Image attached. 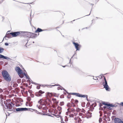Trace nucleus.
I'll list each match as a JSON object with an SVG mask.
<instances>
[{
    "instance_id": "nucleus-13",
    "label": "nucleus",
    "mask_w": 123,
    "mask_h": 123,
    "mask_svg": "<svg viewBox=\"0 0 123 123\" xmlns=\"http://www.w3.org/2000/svg\"><path fill=\"white\" fill-rule=\"evenodd\" d=\"M71 94L73 95H76V96L79 97H80L81 94H80V93H69V94Z\"/></svg>"
},
{
    "instance_id": "nucleus-36",
    "label": "nucleus",
    "mask_w": 123,
    "mask_h": 123,
    "mask_svg": "<svg viewBox=\"0 0 123 123\" xmlns=\"http://www.w3.org/2000/svg\"><path fill=\"white\" fill-rule=\"evenodd\" d=\"M64 97V95H62L60 96V98H63Z\"/></svg>"
},
{
    "instance_id": "nucleus-58",
    "label": "nucleus",
    "mask_w": 123,
    "mask_h": 123,
    "mask_svg": "<svg viewBox=\"0 0 123 123\" xmlns=\"http://www.w3.org/2000/svg\"><path fill=\"white\" fill-rule=\"evenodd\" d=\"M78 109L79 110H77V111H79V110H80V109L79 108H78Z\"/></svg>"
},
{
    "instance_id": "nucleus-2",
    "label": "nucleus",
    "mask_w": 123,
    "mask_h": 123,
    "mask_svg": "<svg viewBox=\"0 0 123 123\" xmlns=\"http://www.w3.org/2000/svg\"><path fill=\"white\" fill-rule=\"evenodd\" d=\"M104 77L105 82L103 83V85L104 86V87L105 89L107 91H109V86L108 85L106 79L105 78V77Z\"/></svg>"
},
{
    "instance_id": "nucleus-16",
    "label": "nucleus",
    "mask_w": 123,
    "mask_h": 123,
    "mask_svg": "<svg viewBox=\"0 0 123 123\" xmlns=\"http://www.w3.org/2000/svg\"><path fill=\"white\" fill-rule=\"evenodd\" d=\"M46 95L47 96H49V97H51L53 95L52 94V93L47 92L46 93Z\"/></svg>"
},
{
    "instance_id": "nucleus-62",
    "label": "nucleus",
    "mask_w": 123,
    "mask_h": 123,
    "mask_svg": "<svg viewBox=\"0 0 123 123\" xmlns=\"http://www.w3.org/2000/svg\"><path fill=\"white\" fill-rule=\"evenodd\" d=\"M91 5H92V6H93V4H91Z\"/></svg>"
},
{
    "instance_id": "nucleus-22",
    "label": "nucleus",
    "mask_w": 123,
    "mask_h": 123,
    "mask_svg": "<svg viewBox=\"0 0 123 123\" xmlns=\"http://www.w3.org/2000/svg\"><path fill=\"white\" fill-rule=\"evenodd\" d=\"M24 74L28 79L29 80L30 79L28 75H27L25 73H24Z\"/></svg>"
},
{
    "instance_id": "nucleus-46",
    "label": "nucleus",
    "mask_w": 123,
    "mask_h": 123,
    "mask_svg": "<svg viewBox=\"0 0 123 123\" xmlns=\"http://www.w3.org/2000/svg\"><path fill=\"white\" fill-rule=\"evenodd\" d=\"M55 104H57L58 103V101H55L54 102Z\"/></svg>"
},
{
    "instance_id": "nucleus-41",
    "label": "nucleus",
    "mask_w": 123,
    "mask_h": 123,
    "mask_svg": "<svg viewBox=\"0 0 123 123\" xmlns=\"http://www.w3.org/2000/svg\"><path fill=\"white\" fill-rule=\"evenodd\" d=\"M70 97L71 96L69 95H68L67 96V97L68 98H70Z\"/></svg>"
},
{
    "instance_id": "nucleus-30",
    "label": "nucleus",
    "mask_w": 123,
    "mask_h": 123,
    "mask_svg": "<svg viewBox=\"0 0 123 123\" xmlns=\"http://www.w3.org/2000/svg\"><path fill=\"white\" fill-rule=\"evenodd\" d=\"M38 103H40V104H41V105H43V104H41V103H42V100L41 99H40V100H39V101H38Z\"/></svg>"
},
{
    "instance_id": "nucleus-26",
    "label": "nucleus",
    "mask_w": 123,
    "mask_h": 123,
    "mask_svg": "<svg viewBox=\"0 0 123 123\" xmlns=\"http://www.w3.org/2000/svg\"><path fill=\"white\" fill-rule=\"evenodd\" d=\"M108 106H109L111 107H114V105H113L112 104H111L109 103H108Z\"/></svg>"
},
{
    "instance_id": "nucleus-44",
    "label": "nucleus",
    "mask_w": 123,
    "mask_h": 123,
    "mask_svg": "<svg viewBox=\"0 0 123 123\" xmlns=\"http://www.w3.org/2000/svg\"><path fill=\"white\" fill-rule=\"evenodd\" d=\"M5 45H6V46H8V43H5Z\"/></svg>"
},
{
    "instance_id": "nucleus-1",
    "label": "nucleus",
    "mask_w": 123,
    "mask_h": 123,
    "mask_svg": "<svg viewBox=\"0 0 123 123\" xmlns=\"http://www.w3.org/2000/svg\"><path fill=\"white\" fill-rule=\"evenodd\" d=\"M2 74L3 78L5 80L8 82L11 81V76L6 70H3L2 72Z\"/></svg>"
},
{
    "instance_id": "nucleus-25",
    "label": "nucleus",
    "mask_w": 123,
    "mask_h": 123,
    "mask_svg": "<svg viewBox=\"0 0 123 123\" xmlns=\"http://www.w3.org/2000/svg\"><path fill=\"white\" fill-rule=\"evenodd\" d=\"M57 108V110L59 111H61L62 109V107L59 106H58Z\"/></svg>"
},
{
    "instance_id": "nucleus-17",
    "label": "nucleus",
    "mask_w": 123,
    "mask_h": 123,
    "mask_svg": "<svg viewBox=\"0 0 123 123\" xmlns=\"http://www.w3.org/2000/svg\"><path fill=\"white\" fill-rule=\"evenodd\" d=\"M42 31L43 30H42V29L39 28H38L37 30L35 31V32H40Z\"/></svg>"
},
{
    "instance_id": "nucleus-56",
    "label": "nucleus",
    "mask_w": 123,
    "mask_h": 123,
    "mask_svg": "<svg viewBox=\"0 0 123 123\" xmlns=\"http://www.w3.org/2000/svg\"><path fill=\"white\" fill-rule=\"evenodd\" d=\"M2 3V2L1 0V1L0 0V4Z\"/></svg>"
},
{
    "instance_id": "nucleus-33",
    "label": "nucleus",
    "mask_w": 123,
    "mask_h": 123,
    "mask_svg": "<svg viewBox=\"0 0 123 123\" xmlns=\"http://www.w3.org/2000/svg\"><path fill=\"white\" fill-rule=\"evenodd\" d=\"M81 112H82L85 113V110L84 109H82V110L81 111Z\"/></svg>"
},
{
    "instance_id": "nucleus-12",
    "label": "nucleus",
    "mask_w": 123,
    "mask_h": 123,
    "mask_svg": "<svg viewBox=\"0 0 123 123\" xmlns=\"http://www.w3.org/2000/svg\"><path fill=\"white\" fill-rule=\"evenodd\" d=\"M0 58H3L4 59H7V60H11V59L9 58L8 57L6 56H4L3 55L1 54H0Z\"/></svg>"
},
{
    "instance_id": "nucleus-7",
    "label": "nucleus",
    "mask_w": 123,
    "mask_h": 123,
    "mask_svg": "<svg viewBox=\"0 0 123 123\" xmlns=\"http://www.w3.org/2000/svg\"><path fill=\"white\" fill-rule=\"evenodd\" d=\"M115 123H123V122L120 118H116L114 119Z\"/></svg>"
},
{
    "instance_id": "nucleus-19",
    "label": "nucleus",
    "mask_w": 123,
    "mask_h": 123,
    "mask_svg": "<svg viewBox=\"0 0 123 123\" xmlns=\"http://www.w3.org/2000/svg\"><path fill=\"white\" fill-rule=\"evenodd\" d=\"M68 116V117H73L74 116V115L71 113L70 114H69V115Z\"/></svg>"
},
{
    "instance_id": "nucleus-40",
    "label": "nucleus",
    "mask_w": 123,
    "mask_h": 123,
    "mask_svg": "<svg viewBox=\"0 0 123 123\" xmlns=\"http://www.w3.org/2000/svg\"><path fill=\"white\" fill-rule=\"evenodd\" d=\"M61 123H65L64 122H63V119H61Z\"/></svg>"
},
{
    "instance_id": "nucleus-51",
    "label": "nucleus",
    "mask_w": 123,
    "mask_h": 123,
    "mask_svg": "<svg viewBox=\"0 0 123 123\" xmlns=\"http://www.w3.org/2000/svg\"><path fill=\"white\" fill-rule=\"evenodd\" d=\"M102 106V105L101 104H100L99 105V106L100 107Z\"/></svg>"
},
{
    "instance_id": "nucleus-45",
    "label": "nucleus",
    "mask_w": 123,
    "mask_h": 123,
    "mask_svg": "<svg viewBox=\"0 0 123 123\" xmlns=\"http://www.w3.org/2000/svg\"><path fill=\"white\" fill-rule=\"evenodd\" d=\"M37 88L38 89H39L40 88V87L39 86H37Z\"/></svg>"
},
{
    "instance_id": "nucleus-37",
    "label": "nucleus",
    "mask_w": 123,
    "mask_h": 123,
    "mask_svg": "<svg viewBox=\"0 0 123 123\" xmlns=\"http://www.w3.org/2000/svg\"><path fill=\"white\" fill-rule=\"evenodd\" d=\"M3 92L2 89L1 88H0V93H1Z\"/></svg>"
},
{
    "instance_id": "nucleus-49",
    "label": "nucleus",
    "mask_w": 123,
    "mask_h": 123,
    "mask_svg": "<svg viewBox=\"0 0 123 123\" xmlns=\"http://www.w3.org/2000/svg\"><path fill=\"white\" fill-rule=\"evenodd\" d=\"M120 105L123 106V102H121L120 103Z\"/></svg>"
},
{
    "instance_id": "nucleus-6",
    "label": "nucleus",
    "mask_w": 123,
    "mask_h": 123,
    "mask_svg": "<svg viewBox=\"0 0 123 123\" xmlns=\"http://www.w3.org/2000/svg\"><path fill=\"white\" fill-rule=\"evenodd\" d=\"M44 93V92L42 91V90H40L38 92H37L35 93V94L38 97L41 96V94H43Z\"/></svg>"
},
{
    "instance_id": "nucleus-54",
    "label": "nucleus",
    "mask_w": 123,
    "mask_h": 123,
    "mask_svg": "<svg viewBox=\"0 0 123 123\" xmlns=\"http://www.w3.org/2000/svg\"><path fill=\"white\" fill-rule=\"evenodd\" d=\"M107 107L105 106H104L103 107L104 108H105V109Z\"/></svg>"
},
{
    "instance_id": "nucleus-34",
    "label": "nucleus",
    "mask_w": 123,
    "mask_h": 123,
    "mask_svg": "<svg viewBox=\"0 0 123 123\" xmlns=\"http://www.w3.org/2000/svg\"><path fill=\"white\" fill-rule=\"evenodd\" d=\"M83 115V114L82 113H80L79 114V115L80 116H82Z\"/></svg>"
},
{
    "instance_id": "nucleus-43",
    "label": "nucleus",
    "mask_w": 123,
    "mask_h": 123,
    "mask_svg": "<svg viewBox=\"0 0 123 123\" xmlns=\"http://www.w3.org/2000/svg\"><path fill=\"white\" fill-rule=\"evenodd\" d=\"M60 88V87H58V88H57V89L58 90H59V89H61V90H62V89H61Z\"/></svg>"
},
{
    "instance_id": "nucleus-60",
    "label": "nucleus",
    "mask_w": 123,
    "mask_h": 123,
    "mask_svg": "<svg viewBox=\"0 0 123 123\" xmlns=\"http://www.w3.org/2000/svg\"><path fill=\"white\" fill-rule=\"evenodd\" d=\"M82 118H84V116H82Z\"/></svg>"
},
{
    "instance_id": "nucleus-24",
    "label": "nucleus",
    "mask_w": 123,
    "mask_h": 123,
    "mask_svg": "<svg viewBox=\"0 0 123 123\" xmlns=\"http://www.w3.org/2000/svg\"><path fill=\"white\" fill-rule=\"evenodd\" d=\"M23 72V71L22 70H21V69H20V70L18 72V74L19 75V74H22Z\"/></svg>"
},
{
    "instance_id": "nucleus-9",
    "label": "nucleus",
    "mask_w": 123,
    "mask_h": 123,
    "mask_svg": "<svg viewBox=\"0 0 123 123\" xmlns=\"http://www.w3.org/2000/svg\"><path fill=\"white\" fill-rule=\"evenodd\" d=\"M25 36L27 37H31L30 36L31 34H33L32 33L30 32H25Z\"/></svg>"
},
{
    "instance_id": "nucleus-4",
    "label": "nucleus",
    "mask_w": 123,
    "mask_h": 123,
    "mask_svg": "<svg viewBox=\"0 0 123 123\" xmlns=\"http://www.w3.org/2000/svg\"><path fill=\"white\" fill-rule=\"evenodd\" d=\"M16 111H26L27 110H28L29 111H30L29 110H30V109H28L26 108H18L16 109Z\"/></svg>"
},
{
    "instance_id": "nucleus-10",
    "label": "nucleus",
    "mask_w": 123,
    "mask_h": 123,
    "mask_svg": "<svg viewBox=\"0 0 123 123\" xmlns=\"http://www.w3.org/2000/svg\"><path fill=\"white\" fill-rule=\"evenodd\" d=\"M73 44L75 46V48L76 49V50H79V44L78 43H77L75 42H73Z\"/></svg>"
},
{
    "instance_id": "nucleus-48",
    "label": "nucleus",
    "mask_w": 123,
    "mask_h": 123,
    "mask_svg": "<svg viewBox=\"0 0 123 123\" xmlns=\"http://www.w3.org/2000/svg\"><path fill=\"white\" fill-rule=\"evenodd\" d=\"M74 99H71V102H74Z\"/></svg>"
},
{
    "instance_id": "nucleus-53",
    "label": "nucleus",
    "mask_w": 123,
    "mask_h": 123,
    "mask_svg": "<svg viewBox=\"0 0 123 123\" xmlns=\"http://www.w3.org/2000/svg\"><path fill=\"white\" fill-rule=\"evenodd\" d=\"M61 113V111H59V113L60 114Z\"/></svg>"
},
{
    "instance_id": "nucleus-11",
    "label": "nucleus",
    "mask_w": 123,
    "mask_h": 123,
    "mask_svg": "<svg viewBox=\"0 0 123 123\" xmlns=\"http://www.w3.org/2000/svg\"><path fill=\"white\" fill-rule=\"evenodd\" d=\"M8 31L7 32L6 35L4 37V38L3 39H4V38H5V37H7L8 38H11L12 37V34H10L11 33H8Z\"/></svg>"
},
{
    "instance_id": "nucleus-21",
    "label": "nucleus",
    "mask_w": 123,
    "mask_h": 123,
    "mask_svg": "<svg viewBox=\"0 0 123 123\" xmlns=\"http://www.w3.org/2000/svg\"><path fill=\"white\" fill-rule=\"evenodd\" d=\"M88 96L86 95H81L80 97H83L84 98H86L87 99Z\"/></svg>"
},
{
    "instance_id": "nucleus-28",
    "label": "nucleus",
    "mask_w": 123,
    "mask_h": 123,
    "mask_svg": "<svg viewBox=\"0 0 123 123\" xmlns=\"http://www.w3.org/2000/svg\"><path fill=\"white\" fill-rule=\"evenodd\" d=\"M60 87V88L62 89V90L63 89V90H64V91H66L68 94H69V93L68 92H67V91L66 90H65V89L64 88H63L62 87Z\"/></svg>"
},
{
    "instance_id": "nucleus-5",
    "label": "nucleus",
    "mask_w": 123,
    "mask_h": 123,
    "mask_svg": "<svg viewBox=\"0 0 123 123\" xmlns=\"http://www.w3.org/2000/svg\"><path fill=\"white\" fill-rule=\"evenodd\" d=\"M13 37H16L19 35L20 32L19 31L11 33Z\"/></svg>"
},
{
    "instance_id": "nucleus-8",
    "label": "nucleus",
    "mask_w": 123,
    "mask_h": 123,
    "mask_svg": "<svg viewBox=\"0 0 123 123\" xmlns=\"http://www.w3.org/2000/svg\"><path fill=\"white\" fill-rule=\"evenodd\" d=\"M12 103H11V104L9 103L6 105L7 109H9L10 110H12Z\"/></svg>"
},
{
    "instance_id": "nucleus-14",
    "label": "nucleus",
    "mask_w": 123,
    "mask_h": 123,
    "mask_svg": "<svg viewBox=\"0 0 123 123\" xmlns=\"http://www.w3.org/2000/svg\"><path fill=\"white\" fill-rule=\"evenodd\" d=\"M19 32H20V33L19 35L21 37L22 36H25V32L19 31Z\"/></svg>"
},
{
    "instance_id": "nucleus-18",
    "label": "nucleus",
    "mask_w": 123,
    "mask_h": 123,
    "mask_svg": "<svg viewBox=\"0 0 123 123\" xmlns=\"http://www.w3.org/2000/svg\"><path fill=\"white\" fill-rule=\"evenodd\" d=\"M20 69L19 67H16L15 68V70L16 71L18 72V71H19V70H20Z\"/></svg>"
},
{
    "instance_id": "nucleus-29",
    "label": "nucleus",
    "mask_w": 123,
    "mask_h": 123,
    "mask_svg": "<svg viewBox=\"0 0 123 123\" xmlns=\"http://www.w3.org/2000/svg\"><path fill=\"white\" fill-rule=\"evenodd\" d=\"M64 103L63 102H62L60 103V105L61 106H62L64 105Z\"/></svg>"
},
{
    "instance_id": "nucleus-15",
    "label": "nucleus",
    "mask_w": 123,
    "mask_h": 123,
    "mask_svg": "<svg viewBox=\"0 0 123 123\" xmlns=\"http://www.w3.org/2000/svg\"><path fill=\"white\" fill-rule=\"evenodd\" d=\"M67 106L68 108H70L72 106V105L70 103H69L67 104Z\"/></svg>"
},
{
    "instance_id": "nucleus-20",
    "label": "nucleus",
    "mask_w": 123,
    "mask_h": 123,
    "mask_svg": "<svg viewBox=\"0 0 123 123\" xmlns=\"http://www.w3.org/2000/svg\"><path fill=\"white\" fill-rule=\"evenodd\" d=\"M4 50V49L2 47H0V54L2 53Z\"/></svg>"
},
{
    "instance_id": "nucleus-50",
    "label": "nucleus",
    "mask_w": 123,
    "mask_h": 123,
    "mask_svg": "<svg viewBox=\"0 0 123 123\" xmlns=\"http://www.w3.org/2000/svg\"><path fill=\"white\" fill-rule=\"evenodd\" d=\"M71 104H72V105L73 104H74V103L73 102H71Z\"/></svg>"
},
{
    "instance_id": "nucleus-38",
    "label": "nucleus",
    "mask_w": 123,
    "mask_h": 123,
    "mask_svg": "<svg viewBox=\"0 0 123 123\" xmlns=\"http://www.w3.org/2000/svg\"><path fill=\"white\" fill-rule=\"evenodd\" d=\"M52 100L55 102L56 101V99L55 98H52Z\"/></svg>"
},
{
    "instance_id": "nucleus-32",
    "label": "nucleus",
    "mask_w": 123,
    "mask_h": 123,
    "mask_svg": "<svg viewBox=\"0 0 123 123\" xmlns=\"http://www.w3.org/2000/svg\"><path fill=\"white\" fill-rule=\"evenodd\" d=\"M60 86V85L59 84H57V85L56 84H55L54 85H52L51 86Z\"/></svg>"
},
{
    "instance_id": "nucleus-61",
    "label": "nucleus",
    "mask_w": 123,
    "mask_h": 123,
    "mask_svg": "<svg viewBox=\"0 0 123 123\" xmlns=\"http://www.w3.org/2000/svg\"><path fill=\"white\" fill-rule=\"evenodd\" d=\"M48 100H49V101H50V100L49 99H48Z\"/></svg>"
},
{
    "instance_id": "nucleus-63",
    "label": "nucleus",
    "mask_w": 123,
    "mask_h": 123,
    "mask_svg": "<svg viewBox=\"0 0 123 123\" xmlns=\"http://www.w3.org/2000/svg\"><path fill=\"white\" fill-rule=\"evenodd\" d=\"M70 62H71V61H70V62H69V63H70Z\"/></svg>"
},
{
    "instance_id": "nucleus-23",
    "label": "nucleus",
    "mask_w": 123,
    "mask_h": 123,
    "mask_svg": "<svg viewBox=\"0 0 123 123\" xmlns=\"http://www.w3.org/2000/svg\"><path fill=\"white\" fill-rule=\"evenodd\" d=\"M32 34H31V35H30V36H31V37H30L34 38H35V34H34L33 33H32Z\"/></svg>"
},
{
    "instance_id": "nucleus-3",
    "label": "nucleus",
    "mask_w": 123,
    "mask_h": 123,
    "mask_svg": "<svg viewBox=\"0 0 123 123\" xmlns=\"http://www.w3.org/2000/svg\"><path fill=\"white\" fill-rule=\"evenodd\" d=\"M68 111L66 112V115H68L71 112L73 113L75 111V109L74 108H68L67 109Z\"/></svg>"
},
{
    "instance_id": "nucleus-39",
    "label": "nucleus",
    "mask_w": 123,
    "mask_h": 123,
    "mask_svg": "<svg viewBox=\"0 0 123 123\" xmlns=\"http://www.w3.org/2000/svg\"><path fill=\"white\" fill-rule=\"evenodd\" d=\"M78 102V101L77 100H75L74 101V102L75 103H77Z\"/></svg>"
},
{
    "instance_id": "nucleus-64",
    "label": "nucleus",
    "mask_w": 123,
    "mask_h": 123,
    "mask_svg": "<svg viewBox=\"0 0 123 123\" xmlns=\"http://www.w3.org/2000/svg\"><path fill=\"white\" fill-rule=\"evenodd\" d=\"M33 43H34V41L33 42Z\"/></svg>"
},
{
    "instance_id": "nucleus-31",
    "label": "nucleus",
    "mask_w": 123,
    "mask_h": 123,
    "mask_svg": "<svg viewBox=\"0 0 123 123\" xmlns=\"http://www.w3.org/2000/svg\"><path fill=\"white\" fill-rule=\"evenodd\" d=\"M88 115H90V116H89L90 117H91V115L92 114V113L91 112H88V113L87 114Z\"/></svg>"
},
{
    "instance_id": "nucleus-55",
    "label": "nucleus",
    "mask_w": 123,
    "mask_h": 123,
    "mask_svg": "<svg viewBox=\"0 0 123 123\" xmlns=\"http://www.w3.org/2000/svg\"><path fill=\"white\" fill-rule=\"evenodd\" d=\"M93 79H94L96 80L97 79V78L96 77H95V78H93Z\"/></svg>"
},
{
    "instance_id": "nucleus-47",
    "label": "nucleus",
    "mask_w": 123,
    "mask_h": 123,
    "mask_svg": "<svg viewBox=\"0 0 123 123\" xmlns=\"http://www.w3.org/2000/svg\"><path fill=\"white\" fill-rule=\"evenodd\" d=\"M75 105L74 104H73L72 105V106L73 107H75Z\"/></svg>"
},
{
    "instance_id": "nucleus-42",
    "label": "nucleus",
    "mask_w": 123,
    "mask_h": 123,
    "mask_svg": "<svg viewBox=\"0 0 123 123\" xmlns=\"http://www.w3.org/2000/svg\"><path fill=\"white\" fill-rule=\"evenodd\" d=\"M19 76L20 77H21V78H22L23 77V75H19Z\"/></svg>"
},
{
    "instance_id": "nucleus-35",
    "label": "nucleus",
    "mask_w": 123,
    "mask_h": 123,
    "mask_svg": "<svg viewBox=\"0 0 123 123\" xmlns=\"http://www.w3.org/2000/svg\"><path fill=\"white\" fill-rule=\"evenodd\" d=\"M102 121V119L101 118H100L99 119V122L100 123H101Z\"/></svg>"
},
{
    "instance_id": "nucleus-59",
    "label": "nucleus",
    "mask_w": 123,
    "mask_h": 123,
    "mask_svg": "<svg viewBox=\"0 0 123 123\" xmlns=\"http://www.w3.org/2000/svg\"><path fill=\"white\" fill-rule=\"evenodd\" d=\"M4 0H1V1H2V2H3V1H4Z\"/></svg>"
},
{
    "instance_id": "nucleus-57",
    "label": "nucleus",
    "mask_w": 123,
    "mask_h": 123,
    "mask_svg": "<svg viewBox=\"0 0 123 123\" xmlns=\"http://www.w3.org/2000/svg\"><path fill=\"white\" fill-rule=\"evenodd\" d=\"M67 66V65H65V66H62V67L64 68L66 66Z\"/></svg>"
},
{
    "instance_id": "nucleus-27",
    "label": "nucleus",
    "mask_w": 123,
    "mask_h": 123,
    "mask_svg": "<svg viewBox=\"0 0 123 123\" xmlns=\"http://www.w3.org/2000/svg\"><path fill=\"white\" fill-rule=\"evenodd\" d=\"M102 104L108 106V103H106L105 102H102Z\"/></svg>"
},
{
    "instance_id": "nucleus-52",
    "label": "nucleus",
    "mask_w": 123,
    "mask_h": 123,
    "mask_svg": "<svg viewBox=\"0 0 123 123\" xmlns=\"http://www.w3.org/2000/svg\"><path fill=\"white\" fill-rule=\"evenodd\" d=\"M66 92H64V94H66V93H67Z\"/></svg>"
}]
</instances>
